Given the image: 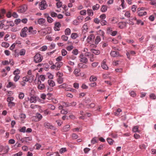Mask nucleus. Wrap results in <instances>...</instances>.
Segmentation results:
<instances>
[{
    "instance_id": "1",
    "label": "nucleus",
    "mask_w": 156,
    "mask_h": 156,
    "mask_svg": "<svg viewBox=\"0 0 156 156\" xmlns=\"http://www.w3.org/2000/svg\"><path fill=\"white\" fill-rule=\"evenodd\" d=\"M42 56L39 54H37L34 57V59L35 62L37 63L41 62L42 60Z\"/></svg>"
},
{
    "instance_id": "2",
    "label": "nucleus",
    "mask_w": 156,
    "mask_h": 156,
    "mask_svg": "<svg viewBox=\"0 0 156 156\" xmlns=\"http://www.w3.org/2000/svg\"><path fill=\"white\" fill-rule=\"evenodd\" d=\"M39 8L41 10H43L46 8L48 5L46 2L44 0H42L39 3Z\"/></svg>"
},
{
    "instance_id": "3",
    "label": "nucleus",
    "mask_w": 156,
    "mask_h": 156,
    "mask_svg": "<svg viewBox=\"0 0 156 156\" xmlns=\"http://www.w3.org/2000/svg\"><path fill=\"white\" fill-rule=\"evenodd\" d=\"M13 99V98L12 97H9L7 99V101L8 102V106L10 108L14 106L15 105L14 103L12 102Z\"/></svg>"
},
{
    "instance_id": "4",
    "label": "nucleus",
    "mask_w": 156,
    "mask_h": 156,
    "mask_svg": "<svg viewBox=\"0 0 156 156\" xmlns=\"http://www.w3.org/2000/svg\"><path fill=\"white\" fill-rule=\"evenodd\" d=\"M28 28L27 27H24L22 30L21 33H20V35L22 37H26L27 35L26 32Z\"/></svg>"
},
{
    "instance_id": "5",
    "label": "nucleus",
    "mask_w": 156,
    "mask_h": 156,
    "mask_svg": "<svg viewBox=\"0 0 156 156\" xmlns=\"http://www.w3.org/2000/svg\"><path fill=\"white\" fill-rule=\"evenodd\" d=\"M107 30L108 32L112 36H115L117 34V31H113L111 27L107 28Z\"/></svg>"
},
{
    "instance_id": "6",
    "label": "nucleus",
    "mask_w": 156,
    "mask_h": 156,
    "mask_svg": "<svg viewBox=\"0 0 156 156\" xmlns=\"http://www.w3.org/2000/svg\"><path fill=\"white\" fill-rule=\"evenodd\" d=\"M38 85L37 87V88L38 89L41 90H42L44 89L45 86L43 84L41 83V82L40 81V79H39L37 83Z\"/></svg>"
},
{
    "instance_id": "7",
    "label": "nucleus",
    "mask_w": 156,
    "mask_h": 156,
    "mask_svg": "<svg viewBox=\"0 0 156 156\" xmlns=\"http://www.w3.org/2000/svg\"><path fill=\"white\" fill-rule=\"evenodd\" d=\"M28 79L27 76L23 77L22 78V80L20 82V84L22 86H24L26 83L28 81Z\"/></svg>"
},
{
    "instance_id": "8",
    "label": "nucleus",
    "mask_w": 156,
    "mask_h": 156,
    "mask_svg": "<svg viewBox=\"0 0 156 156\" xmlns=\"http://www.w3.org/2000/svg\"><path fill=\"white\" fill-rule=\"evenodd\" d=\"M139 9L140 8L138 9V11L137 12L138 15L139 16H142L147 14V12H146L144 11L143 10H140Z\"/></svg>"
},
{
    "instance_id": "9",
    "label": "nucleus",
    "mask_w": 156,
    "mask_h": 156,
    "mask_svg": "<svg viewBox=\"0 0 156 156\" xmlns=\"http://www.w3.org/2000/svg\"><path fill=\"white\" fill-rule=\"evenodd\" d=\"M94 38V34H91L89 36L87 39V41L88 43H90L91 42L93 41Z\"/></svg>"
},
{
    "instance_id": "10",
    "label": "nucleus",
    "mask_w": 156,
    "mask_h": 156,
    "mask_svg": "<svg viewBox=\"0 0 156 156\" xmlns=\"http://www.w3.org/2000/svg\"><path fill=\"white\" fill-rule=\"evenodd\" d=\"M61 25L59 22H56L55 24L54 30L55 31H59Z\"/></svg>"
},
{
    "instance_id": "11",
    "label": "nucleus",
    "mask_w": 156,
    "mask_h": 156,
    "mask_svg": "<svg viewBox=\"0 0 156 156\" xmlns=\"http://www.w3.org/2000/svg\"><path fill=\"white\" fill-rule=\"evenodd\" d=\"M110 54L113 57H117L119 55V52L115 51H112Z\"/></svg>"
},
{
    "instance_id": "12",
    "label": "nucleus",
    "mask_w": 156,
    "mask_h": 156,
    "mask_svg": "<svg viewBox=\"0 0 156 156\" xmlns=\"http://www.w3.org/2000/svg\"><path fill=\"white\" fill-rule=\"evenodd\" d=\"M27 9V5H23L20 6V12H25Z\"/></svg>"
},
{
    "instance_id": "13",
    "label": "nucleus",
    "mask_w": 156,
    "mask_h": 156,
    "mask_svg": "<svg viewBox=\"0 0 156 156\" xmlns=\"http://www.w3.org/2000/svg\"><path fill=\"white\" fill-rule=\"evenodd\" d=\"M63 63L62 62H56L55 64L56 70H58L60 69V68L62 66Z\"/></svg>"
},
{
    "instance_id": "14",
    "label": "nucleus",
    "mask_w": 156,
    "mask_h": 156,
    "mask_svg": "<svg viewBox=\"0 0 156 156\" xmlns=\"http://www.w3.org/2000/svg\"><path fill=\"white\" fill-rule=\"evenodd\" d=\"M119 27L121 29L124 28L126 26V23L124 22H120L118 24Z\"/></svg>"
},
{
    "instance_id": "15",
    "label": "nucleus",
    "mask_w": 156,
    "mask_h": 156,
    "mask_svg": "<svg viewBox=\"0 0 156 156\" xmlns=\"http://www.w3.org/2000/svg\"><path fill=\"white\" fill-rule=\"evenodd\" d=\"M29 34H35L36 33L37 31L36 30H33V27H30L28 29Z\"/></svg>"
},
{
    "instance_id": "16",
    "label": "nucleus",
    "mask_w": 156,
    "mask_h": 156,
    "mask_svg": "<svg viewBox=\"0 0 156 156\" xmlns=\"http://www.w3.org/2000/svg\"><path fill=\"white\" fill-rule=\"evenodd\" d=\"M19 43L17 42H16L15 43L12 44L10 48L11 50H13L15 47L17 48L19 47Z\"/></svg>"
},
{
    "instance_id": "17",
    "label": "nucleus",
    "mask_w": 156,
    "mask_h": 156,
    "mask_svg": "<svg viewBox=\"0 0 156 156\" xmlns=\"http://www.w3.org/2000/svg\"><path fill=\"white\" fill-rule=\"evenodd\" d=\"M44 126L45 127L47 128H50V129H53L54 127L51 125L49 123L45 122L44 124Z\"/></svg>"
},
{
    "instance_id": "18",
    "label": "nucleus",
    "mask_w": 156,
    "mask_h": 156,
    "mask_svg": "<svg viewBox=\"0 0 156 156\" xmlns=\"http://www.w3.org/2000/svg\"><path fill=\"white\" fill-rule=\"evenodd\" d=\"M37 100V98L34 96H33L30 97V103H36Z\"/></svg>"
},
{
    "instance_id": "19",
    "label": "nucleus",
    "mask_w": 156,
    "mask_h": 156,
    "mask_svg": "<svg viewBox=\"0 0 156 156\" xmlns=\"http://www.w3.org/2000/svg\"><path fill=\"white\" fill-rule=\"evenodd\" d=\"M26 117L25 114H20V121L22 123H24V120Z\"/></svg>"
},
{
    "instance_id": "20",
    "label": "nucleus",
    "mask_w": 156,
    "mask_h": 156,
    "mask_svg": "<svg viewBox=\"0 0 156 156\" xmlns=\"http://www.w3.org/2000/svg\"><path fill=\"white\" fill-rule=\"evenodd\" d=\"M48 83L49 86L51 87H53L55 85V83L54 81L49 80H48Z\"/></svg>"
},
{
    "instance_id": "21",
    "label": "nucleus",
    "mask_w": 156,
    "mask_h": 156,
    "mask_svg": "<svg viewBox=\"0 0 156 156\" xmlns=\"http://www.w3.org/2000/svg\"><path fill=\"white\" fill-rule=\"evenodd\" d=\"M45 16L47 17V20L48 22L51 23L53 21V19L48 16V14H45Z\"/></svg>"
},
{
    "instance_id": "22",
    "label": "nucleus",
    "mask_w": 156,
    "mask_h": 156,
    "mask_svg": "<svg viewBox=\"0 0 156 156\" xmlns=\"http://www.w3.org/2000/svg\"><path fill=\"white\" fill-rule=\"evenodd\" d=\"M39 34L41 36H44L46 34V32L45 30L44 29H42L38 31Z\"/></svg>"
},
{
    "instance_id": "23",
    "label": "nucleus",
    "mask_w": 156,
    "mask_h": 156,
    "mask_svg": "<svg viewBox=\"0 0 156 156\" xmlns=\"http://www.w3.org/2000/svg\"><path fill=\"white\" fill-rule=\"evenodd\" d=\"M45 22V20L43 18H40L37 20L38 23L40 25L44 24Z\"/></svg>"
},
{
    "instance_id": "24",
    "label": "nucleus",
    "mask_w": 156,
    "mask_h": 156,
    "mask_svg": "<svg viewBox=\"0 0 156 156\" xmlns=\"http://www.w3.org/2000/svg\"><path fill=\"white\" fill-rule=\"evenodd\" d=\"M101 67L104 69L107 70L108 69V67L106 64L105 62L104 61V60L102 64Z\"/></svg>"
},
{
    "instance_id": "25",
    "label": "nucleus",
    "mask_w": 156,
    "mask_h": 156,
    "mask_svg": "<svg viewBox=\"0 0 156 156\" xmlns=\"http://www.w3.org/2000/svg\"><path fill=\"white\" fill-rule=\"evenodd\" d=\"M70 129V125H67L63 127V129L64 131L66 132L69 131Z\"/></svg>"
},
{
    "instance_id": "26",
    "label": "nucleus",
    "mask_w": 156,
    "mask_h": 156,
    "mask_svg": "<svg viewBox=\"0 0 156 156\" xmlns=\"http://www.w3.org/2000/svg\"><path fill=\"white\" fill-rule=\"evenodd\" d=\"M27 78L28 79V81L29 82H31L34 79V76L33 75L30 76H27Z\"/></svg>"
},
{
    "instance_id": "27",
    "label": "nucleus",
    "mask_w": 156,
    "mask_h": 156,
    "mask_svg": "<svg viewBox=\"0 0 156 156\" xmlns=\"http://www.w3.org/2000/svg\"><path fill=\"white\" fill-rule=\"evenodd\" d=\"M107 6L105 5H103L101 9V12H105L107 11Z\"/></svg>"
},
{
    "instance_id": "28",
    "label": "nucleus",
    "mask_w": 156,
    "mask_h": 156,
    "mask_svg": "<svg viewBox=\"0 0 156 156\" xmlns=\"http://www.w3.org/2000/svg\"><path fill=\"white\" fill-rule=\"evenodd\" d=\"M80 62L84 63L85 64L87 63L88 62L87 59L84 57L83 58H80Z\"/></svg>"
},
{
    "instance_id": "29",
    "label": "nucleus",
    "mask_w": 156,
    "mask_h": 156,
    "mask_svg": "<svg viewBox=\"0 0 156 156\" xmlns=\"http://www.w3.org/2000/svg\"><path fill=\"white\" fill-rule=\"evenodd\" d=\"M1 45L2 47L7 48L9 46V44L8 43L3 42L1 44Z\"/></svg>"
},
{
    "instance_id": "30",
    "label": "nucleus",
    "mask_w": 156,
    "mask_h": 156,
    "mask_svg": "<svg viewBox=\"0 0 156 156\" xmlns=\"http://www.w3.org/2000/svg\"><path fill=\"white\" fill-rule=\"evenodd\" d=\"M9 150V148L8 146H4V149H3V152L4 153H7Z\"/></svg>"
},
{
    "instance_id": "31",
    "label": "nucleus",
    "mask_w": 156,
    "mask_h": 156,
    "mask_svg": "<svg viewBox=\"0 0 156 156\" xmlns=\"http://www.w3.org/2000/svg\"><path fill=\"white\" fill-rule=\"evenodd\" d=\"M88 15L90 16H92L93 15V12L92 10L88 9L87 10Z\"/></svg>"
},
{
    "instance_id": "32",
    "label": "nucleus",
    "mask_w": 156,
    "mask_h": 156,
    "mask_svg": "<svg viewBox=\"0 0 156 156\" xmlns=\"http://www.w3.org/2000/svg\"><path fill=\"white\" fill-rule=\"evenodd\" d=\"M6 87L7 88H9L11 87H12L13 88H14L15 87V86L12 82H9L8 84L7 85Z\"/></svg>"
},
{
    "instance_id": "33",
    "label": "nucleus",
    "mask_w": 156,
    "mask_h": 156,
    "mask_svg": "<svg viewBox=\"0 0 156 156\" xmlns=\"http://www.w3.org/2000/svg\"><path fill=\"white\" fill-rule=\"evenodd\" d=\"M79 66L80 68H82L83 69H86L88 67L87 65L84 64L82 63L79 64Z\"/></svg>"
},
{
    "instance_id": "34",
    "label": "nucleus",
    "mask_w": 156,
    "mask_h": 156,
    "mask_svg": "<svg viewBox=\"0 0 156 156\" xmlns=\"http://www.w3.org/2000/svg\"><path fill=\"white\" fill-rule=\"evenodd\" d=\"M71 30L69 28H67L65 30V34L66 35H69L70 34Z\"/></svg>"
},
{
    "instance_id": "35",
    "label": "nucleus",
    "mask_w": 156,
    "mask_h": 156,
    "mask_svg": "<svg viewBox=\"0 0 156 156\" xmlns=\"http://www.w3.org/2000/svg\"><path fill=\"white\" fill-rule=\"evenodd\" d=\"M91 51L93 53H94L95 55H99L100 53V52L99 50L94 49H91Z\"/></svg>"
},
{
    "instance_id": "36",
    "label": "nucleus",
    "mask_w": 156,
    "mask_h": 156,
    "mask_svg": "<svg viewBox=\"0 0 156 156\" xmlns=\"http://www.w3.org/2000/svg\"><path fill=\"white\" fill-rule=\"evenodd\" d=\"M99 5L98 4H96V5H93L92 7V9L93 10H97L99 8Z\"/></svg>"
},
{
    "instance_id": "37",
    "label": "nucleus",
    "mask_w": 156,
    "mask_h": 156,
    "mask_svg": "<svg viewBox=\"0 0 156 156\" xmlns=\"http://www.w3.org/2000/svg\"><path fill=\"white\" fill-rule=\"evenodd\" d=\"M118 21V19L116 17H113L111 20L112 23L114 24L117 23Z\"/></svg>"
},
{
    "instance_id": "38",
    "label": "nucleus",
    "mask_w": 156,
    "mask_h": 156,
    "mask_svg": "<svg viewBox=\"0 0 156 156\" xmlns=\"http://www.w3.org/2000/svg\"><path fill=\"white\" fill-rule=\"evenodd\" d=\"M97 77L94 76H91L90 78V81H95L97 80Z\"/></svg>"
},
{
    "instance_id": "39",
    "label": "nucleus",
    "mask_w": 156,
    "mask_h": 156,
    "mask_svg": "<svg viewBox=\"0 0 156 156\" xmlns=\"http://www.w3.org/2000/svg\"><path fill=\"white\" fill-rule=\"evenodd\" d=\"M36 117L38 119V121L40 120L42 118V115L40 113H36Z\"/></svg>"
},
{
    "instance_id": "40",
    "label": "nucleus",
    "mask_w": 156,
    "mask_h": 156,
    "mask_svg": "<svg viewBox=\"0 0 156 156\" xmlns=\"http://www.w3.org/2000/svg\"><path fill=\"white\" fill-rule=\"evenodd\" d=\"M5 22V20H3L1 21H0V28L1 29H2L4 28L5 25L4 24V23Z\"/></svg>"
},
{
    "instance_id": "41",
    "label": "nucleus",
    "mask_w": 156,
    "mask_h": 156,
    "mask_svg": "<svg viewBox=\"0 0 156 156\" xmlns=\"http://www.w3.org/2000/svg\"><path fill=\"white\" fill-rule=\"evenodd\" d=\"M101 41V38L99 36H98L97 37L95 41V43L96 44H98L99 42L100 41Z\"/></svg>"
},
{
    "instance_id": "42",
    "label": "nucleus",
    "mask_w": 156,
    "mask_h": 156,
    "mask_svg": "<svg viewBox=\"0 0 156 156\" xmlns=\"http://www.w3.org/2000/svg\"><path fill=\"white\" fill-rule=\"evenodd\" d=\"M20 51L19 49H16L15 51V56L18 57L19 55Z\"/></svg>"
},
{
    "instance_id": "43",
    "label": "nucleus",
    "mask_w": 156,
    "mask_h": 156,
    "mask_svg": "<svg viewBox=\"0 0 156 156\" xmlns=\"http://www.w3.org/2000/svg\"><path fill=\"white\" fill-rule=\"evenodd\" d=\"M30 108L32 109H35L36 108H40V107L38 105L32 104L30 105Z\"/></svg>"
},
{
    "instance_id": "44",
    "label": "nucleus",
    "mask_w": 156,
    "mask_h": 156,
    "mask_svg": "<svg viewBox=\"0 0 156 156\" xmlns=\"http://www.w3.org/2000/svg\"><path fill=\"white\" fill-rule=\"evenodd\" d=\"M62 55L63 56L66 55L67 53V51L64 49H62L61 51Z\"/></svg>"
},
{
    "instance_id": "45",
    "label": "nucleus",
    "mask_w": 156,
    "mask_h": 156,
    "mask_svg": "<svg viewBox=\"0 0 156 156\" xmlns=\"http://www.w3.org/2000/svg\"><path fill=\"white\" fill-rule=\"evenodd\" d=\"M122 112V110L120 108H118L117 109V111L114 112V115L116 116H118L119 113Z\"/></svg>"
},
{
    "instance_id": "46",
    "label": "nucleus",
    "mask_w": 156,
    "mask_h": 156,
    "mask_svg": "<svg viewBox=\"0 0 156 156\" xmlns=\"http://www.w3.org/2000/svg\"><path fill=\"white\" fill-rule=\"evenodd\" d=\"M57 81L59 84H61L63 82V78H58Z\"/></svg>"
},
{
    "instance_id": "47",
    "label": "nucleus",
    "mask_w": 156,
    "mask_h": 156,
    "mask_svg": "<svg viewBox=\"0 0 156 156\" xmlns=\"http://www.w3.org/2000/svg\"><path fill=\"white\" fill-rule=\"evenodd\" d=\"M80 23L76 19L73 22V24L75 25H78Z\"/></svg>"
},
{
    "instance_id": "48",
    "label": "nucleus",
    "mask_w": 156,
    "mask_h": 156,
    "mask_svg": "<svg viewBox=\"0 0 156 156\" xmlns=\"http://www.w3.org/2000/svg\"><path fill=\"white\" fill-rule=\"evenodd\" d=\"M98 141V140H96V137L93 138L91 140V143L92 144H94L95 143H97Z\"/></svg>"
},
{
    "instance_id": "49",
    "label": "nucleus",
    "mask_w": 156,
    "mask_h": 156,
    "mask_svg": "<svg viewBox=\"0 0 156 156\" xmlns=\"http://www.w3.org/2000/svg\"><path fill=\"white\" fill-rule=\"evenodd\" d=\"M139 127L138 126H135L133 129V131L134 132H138Z\"/></svg>"
},
{
    "instance_id": "50",
    "label": "nucleus",
    "mask_w": 156,
    "mask_h": 156,
    "mask_svg": "<svg viewBox=\"0 0 156 156\" xmlns=\"http://www.w3.org/2000/svg\"><path fill=\"white\" fill-rule=\"evenodd\" d=\"M67 87V85L66 83H63L58 86L59 88H65Z\"/></svg>"
},
{
    "instance_id": "51",
    "label": "nucleus",
    "mask_w": 156,
    "mask_h": 156,
    "mask_svg": "<svg viewBox=\"0 0 156 156\" xmlns=\"http://www.w3.org/2000/svg\"><path fill=\"white\" fill-rule=\"evenodd\" d=\"M80 72V70L79 69H76L74 71V73L76 76H79V73Z\"/></svg>"
},
{
    "instance_id": "52",
    "label": "nucleus",
    "mask_w": 156,
    "mask_h": 156,
    "mask_svg": "<svg viewBox=\"0 0 156 156\" xmlns=\"http://www.w3.org/2000/svg\"><path fill=\"white\" fill-rule=\"evenodd\" d=\"M56 6L57 8H60L62 5V3L61 2L58 1L56 3Z\"/></svg>"
},
{
    "instance_id": "53",
    "label": "nucleus",
    "mask_w": 156,
    "mask_h": 156,
    "mask_svg": "<svg viewBox=\"0 0 156 156\" xmlns=\"http://www.w3.org/2000/svg\"><path fill=\"white\" fill-rule=\"evenodd\" d=\"M83 19V16H78L77 17V18L76 19V20H78L80 23H81Z\"/></svg>"
},
{
    "instance_id": "54",
    "label": "nucleus",
    "mask_w": 156,
    "mask_h": 156,
    "mask_svg": "<svg viewBox=\"0 0 156 156\" xmlns=\"http://www.w3.org/2000/svg\"><path fill=\"white\" fill-rule=\"evenodd\" d=\"M62 105H63L64 107H68L70 106V105L69 103L62 102Z\"/></svg>"
},
{
    "instance_id": "55",
    "label": "nucleus",
    "mask_w": 156,
    "mask_h": 156,
    "mask_svg": "<svg viewBox=\"0 0 156 156\" xmlns=\"http://www.w3.org/2000/svg\"><path fill=\"white\" fill-rule=\"evenodd\" d=\"M100 23L101 25L102 26L106 25L107 23V21L104 20H101L100 21Z\"/></svg>"
},
{
    "instance_id": "56",
    "label": "nucleus",
    "mask_w": 156,
    "mask_h": 156,
    "mask_svg": "<svg viewBox=\"0 0 156 156\" xmlns=\"http://www.w3.org/2000/svg\"><path fill=\"white\" fill-rule=\"evenodd\" d=\"M47 47L46 45H44L40 49V50L41 51H44L47 50Z\"/></svg>"
},
{
    "instance_id": "57",
    "label": "nucleus",
    "mask_w": 156,
    "mask_h": 156,
    "mask_svg": "<svg viewBox=\"0 0 156 156\" xmlns=\"http://www.w3.org/2000/svg\"><path fill=\"white\" fill-rule=\"evenodd\" d=\"M61 38L63 41H66L68 39V37L65 35H63L61 36Z\"/></svg>"
},
{
    "instance_id": "58",
    "label": "nucleus",
    "mask_w": 156,
    "mask_h": 156,
    "mask_svg": "<svg viewBox=\"0 0 156 156\" xmlns=\"http://www.w3.org/2000/svg\"><path fill=\"white\" fill-rule=\"evenodd\" d=\"M26 51L24 49H22L20 50V55H25Z\"/></svg>"
},
{
    "instance_id": "59",
    "label": "nucleus",
    "mask_w": 156,
    "mask_h": 156,
    "mask_svg": "<svg viewBox=\"0 0 156 156\" xmlns=\"http://www.w3.org/2000/svg\"><path fill=\"white\" fill-rule=\"evenodd\" d=\"M7 23L8 24L9 26H10L11 27H13L14 26V24L12 21H7Z\"/></svg>"
},
{
    "instance_id": "60",
    "label": "nucleus",
    "mask_w": 156,
    "mask_h": 156,
    "mask_svg": "<svg viewBox=\"0 0 156 156\" xmlns=\"http://www.w3.org/2000/svg\"><path fill=\"white\" fill-rule=\"evenodd\" d=\"M20 79V76L18 75H15V76L14 78V80L15 82L17 81Z\"/></svg>"
},
{
    "instance_id": "61",
    "label": "nucleus",
    "mask_w": 156,
    "mask_h": 156,
    "mask_svg": "<svg viewBox=\"0 0 156 156\" xmlns=\"http://www.w3.org/2000/svg\"><path fill=\"white\" fill-rule=\"evenodd\" d=\"M107 140L110 145L112 144L113 140L111 138H108L107 139Z\"/></svg>"
},
{
    "instance_id": "62",
    "label": "nucleus",
    "mask_w": 156,
    "mask_h": 156,
    "mask_svg": "<svg viewBox=\"0 0 156 156\" xmlns=\"http://www.w3.org/2000/svg\"><path fill=\"white\" fill-rule=\"evenodd\" d=\"M56 75L58 78H62V76L63 75V73H61L58 72L56 74Z\"/></svg>"
},
{
    "instance_id": "63",
    "label": "nucleus",
    "mask_w": 156,
    "mask_h": 156,
    "mask_svg": "<svg viewBox=\"0 0 156 156\" xmlns=\"http://www.w3.org/2000/svg\"><path fill=\"white\" fill-rule=\"evenodd\" d=\"M80 14L82 15H85L86 14V11L85 10H81L80 12Z\"/></svg>"
},
{
    "instance_id": "64",
    "label": "nucleus",
    "mask_w": 156,
    "mask_h": 156,
    "mask_svg": "<svg viewBox=\"0 0 156 156\" xmlns=\"http://www.w3.org/2000/svg\"><path fill=\"white\" fill-rule=\"evenodd\" d=\"M97 33L98 34L100 35H101L102 36H103L104 34V32L101 30L98 31Z\"/></svg>"
}]
</instances>
